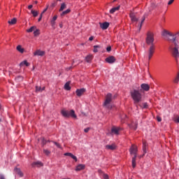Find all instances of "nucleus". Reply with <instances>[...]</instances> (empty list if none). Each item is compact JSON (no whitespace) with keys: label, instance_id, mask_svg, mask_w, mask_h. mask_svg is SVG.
I'll return each mask as SVG.
<instances>
[{"label":"nucleus","instance_id":"680f3d73","mask_svg":"<svg viewBox=\"0 0 179 179\" xmlns=\"http://www.w3.org/2000/svg\"><path fill=\"white\" fill-rule=\"evenodd\" d=\"M117 0H113V2H115Z\"/></svg>","mask_w":179,"mask_h":179},{"label":"nucleus","instance_id":"6ab92c4d","mask_svg":"<svg viewBox=\"0 0 179 179\" xmlns=\"http://www.w3.org/2000/svg\"><path fill=\"white\" fill-rule=\"evenodd\" d=\"M45 90V87H43L42 88L40 86L36 87V93H41V92L44 91Z\"/></svg>","mask_w":179,"mask_h":179},{"label":"nucleus","instance_id":"4c0bfd02","mask_svg":"<svg viewBox=\"0 0 179 179\" xmlns=\"http://www.w3.org/2000/svg\"><path fill=\"white\" fill-rule=\"evenodd\" d=\"M43 153H45V155H46V156H50V155H51V151H50L48 150L43 149Z\"/></svg>","mask_w":179,"mask_h":179},{"label":"nucleus","instance_id":"dca6fc26","mask_svg":"<svg viewBox=\"0 0 179 179\" xmlns=\"http://www.w3.org/2000/svg\"><path fill=\"white\" fill-rule=\"evenodd\" d=\"M162 36H164V37H167V36H169L170 37L169 38H171V37H173V34L167 30H164L162 32Z\"/></svg>","mask_w":179,"mask_h":179},{"label":"nucleus","instance_id":"f8f14e48","mask_svg":"<svg viewBox=\"0 0 179 179\" xmlns=\"http://www.w3.org/2000/svg\"><path fill=\"white\" fill-rule=\"evenodd\" d=\"M120 131H121L120 127H112L111 129L112 134H114L115 135H119Z\"/></svg>","mask_w":179,"mask_h":179},{"label":"nucleus","instance_id":"39448f33","mask_svg":"<svg viewBox=\"0 0 179 179\" xmlns=\"http://www.w3.org/2000/svg\"><path fill=\"white\" fill-rule=\"evenodd\" d=\"M175 47H171L170 50L172 52V55L173 57H174V58H176V59H177V58H179V52H178V44H177V43L175 42L174 43Z\"/></svg>","mask_w":179,"mask_h":179},{"label":"nucleus","instance_id":"a18cd8bd","mask_svg":"<svg viewBox=\"0 0 179 179\" xmlns=\"http://www.w3.org/2000/svg\"><path fill=\"white\" fill-rule=\"evenodd\" d=\"M48 10V6L46 7V8L43 10V11L41 13V15H44V13H45V12H47Z\"/></svg>","mask_w":179,"mask_h":179},{"label":"nucleus","instance_id":"e2e57ef3","mask_svg":"<svg viewBox=\"0 0 179 179\" xmlns=\"http://www.w3.org/2000/svg\"><path fill=\"white\" fill-rule=\"evenodd\" d=\"M2 121V120L0 118V122Z\"/></svg>","mask_w":179,"mask_h":179},{"label":"nucleus","instance_id":"37998d69","mask_svg":"<svg viewBox=\"0 0 179 179\" xmlns=\"http://www.w3.org/2000/svg\"><path fill=\"white\" fill-rule=\"evenodd\" d=\"M53 143H55V145L57 148H59V149H61V145H60L59 143H57V142H53Z\"/></svg>","mask_w":179,"mask_h":179},{"label":"nucleus","instance_id":"2eb2a0df","mask_svg":"<svg viewBox=\"0 0 179 179\" xmlns=\"http://www.w3.org/2000/svg\"><path fill=\"white\" fill-rule=\"evenodd\" d=\"M129 128H131V129H134V131H136V129H138V122L136 121L135 122H132L130 125H129Z\"/></svg>","mask_w":179,"mask_h":179},{"label":"nucleus","instance_id":"0eeeda50","mask_svg":"<svg viewBox=\"0 0 179 179\" xmlns=\"http://www.w3.org/2000/svg\"><path fill=\"white\" fill-rule=\"evenodd\" d=\"M168 40H169L170 41H173V44H175V43H177L176 41H179V32L176 33L175 35L172 34L171 38H168Z\"/></svg>","mask_w":179,"mask_h":179},{"label":"nucleus","instance_id":"79ce46f5","mask_svg":"<svg viewBox=\"0 0 179 179\" xmlns=\"http://www.w3.org/2000/svg\"><path fill=\"white\" fill-rule=\"evenodd\" d=\"M71 159L75 160V162H78V157H76V156L73 155V154L71 155Z\"/></svg>","mask_w":179,"mask_h":179},{"label":"nucleus","instance_id":"473e14b6","mask_svg":"<svg viewBox=\"0 0 179 179\" xmlns=\"http://www.w3.org/2000/svg\"><path fill=\"white\" fill-rule=\"evenodd\" d=\"M17 50L19 51V52H21V54H23L24 52V49L22 48V45H19L17 46Z\"/></svg>","mask_w":179,"mask_h":179},{"label":"nucleus","instance_id":"9b49d317","mask_svg":"<svg viewBox=\"0 0 179 179\" xmlns=\"http://www.w3.org/2000/svg\"><path fill=\"white\" fill-rule=\"evenodd\" d=\"M105 61L108 62V64H114V62H115V57L114 56H110L107 57Z\"/></svg>","mask_w":179,"mask_h":179},{"label":"nucleus","instance_id":"c85d7f7f","mask_svg":"<svg viewBox=\"0 0 179 179\" xmlns=\"http://www.w3.org/2000/svg\"><path fill=\"white\" fill-rule=\"evenodd\" d=\"M145 17L143 16V17H142V20H141L140 24H139V27H138V31H141V29H142V25L143 24V22H145Z\"/></svg>","mask_w":179,"mask_h":179},{"label":"nucleus","instance_id":"f03ea898","mask_svg":"<svg viewBox=\"0 0 179 179\" xmlns=\"http://www.w3.org/2000/svg\"><path fill=\"white\" fill-rule=\"evenodd\" d=\"M141 92L142 90H133L130 92L131 97L134 101V104L136 106V108H138V104L142 101L143 97Z\"/></svg>","mask_w":179,"mask_h":179},{"label":"nucleus","instance_id":"5701e85b","mask_svg":"<svg viewBox=\"0 0 179 179\" xmlns=\"http://www.w3.org/2000/svg\"><path fill=\"white\" fill-rule=\"evenodd\" d=\"M15 173H17L18 176H20V177H23V172H22L20 169L15 168Z\"/></svg>","mask_w":179,"mask_h":179},{"label":"nucleus","instance_id":"7ed1b4c3","mask_svg":"<svg viewBox=\"0 0 179 179\" xmlns=\"http://www.w3.org/2000/svg\"><path fill=\"white\" fill-rule=\"evenodd\" d=\"M61 114L64 117V118H69V117H71V118H75V119L78 118V116L76 115V114H75V110H71L69 111V110L63 109L61 111Z\"/></svg>","mask_w":179,"mask_h":179},{"label":"nucleus","instance_id":"7c9ffc66","mask_svg":"<svg viewBox=\"0 0 179 179\" xmlns=\"http://www.w3.org/2000/svg\"><path fill=\"white\" fill-rule=\"evenodd\" d=\"M68 13H71V10L69 8L64 11H63L61 14L60 16H65V15H68Z\"/></svg>","mask_w":179,"mask_h":179},{"label":"nucleus","instance_id":"de8ad7c7","mask_svg":"<svg viewBox=\"0 0 179 179\" xmlns=\"http://www.w3.org/2000/svg\"><path fill=\"white\" fill-rule=\"evenodd\" d=\"M157 120L158 121V122H162V117H160L159 116H157Z\"/></svg>","mask_w":179,"mask_h":179},{"label":"nucleus","instance_id":"5fc2aeb1","mask_svg":"<svg viewBox=\"0 0 179 179\" xmlns=\"http://www.w3.org/2000/svg\"><path fill=\"white\" fill-rule=\"evenodd\" d=\"M94 38L93 36H91V37L89 38V41H93Z\"/></svg>","mask_w":179,"mask_h":179},{"label":"nucleus","instance_id":"0e129e2a","mask_svg":"<svg viewBox=\"0 0 179 179\" xmlns=\"http://www.w3.org/2000/svg\"><path fill=\"white\" fill-rule=\"evenodd\" d=\"M72 67H69V69H71Z\"/></svg>","mask_w":179,"mask_h":179},{"label":"nucleus","instance_id":"603ef678","mask_svg":"<svg viewBox=\"0 0 179 179\" xmlns=\"http://www.w3.org/2000/svg\"><path fill=\"white\" fill-rule=\"evenodd\" d=\"M173 2H174V0H170L169 2H168V5H171L173 3Z\"/></svg>","mask_w":179,"mask_h":179},{"label":"nucleus","instance_id":"ea45409f","mask_svg":"<svg viewBox=\"0 0 179 179\" xmlns=\"http://www.w3.org/2000/svg\"><path fill=\"white\" fill-rule=\"evenodd\" d=\"M146 146H147V144L146 143H143V153L145 154L146 153Z\"/></svg>","mask_w":179,"mask_h":179},{"label":"nucleus","instance_id":"bb28decb","mask_svg":"<svg viewBox=\"0 0 179 179\" xmlns=\"http://www.w3.org/2000/svg\"><path fill=\"white\" fill-rule=\"evenodd\" d=\"M32 166H37V167H42V166H43V164H42V162H39V161H38V162H34L33 164H32Z\"/></svg>","mask_w":179,"mask_h":179},{"label":"nucleus","instance_id":"b1692460","mask_svg":"<svg viewBox=\"0 0 179 179\" xmlns=\"http://www.w3.org/2000/svg\"><path fill=\"white\" fill-rule=\"evenodd\" d=\"M131 163L133 169H135L136 167V157H132Z\"/></svg>","mask_w":179,"mask_h":179},{"label":"nucleus","instance_id":"4468645a","mask_svg":"<svg viewBox=\"0 0 179 179\" xmlns=\"http://www.w3.org/2000/svg\"><path fill=\"white\" fill-rule=\"evenodd\" d=\"M106 149H108V150H115L117 145H115V144L106 145Z\"/></svg>","mask_w":179,"mask_h":179},{"label":"nucleus","instance_id":"bf43d9fd","mask_svg":"<svg viewBox=\"0 0 179 179\" xmlns=\"http://www.w3.org/2000/svg\"><path fill=\"white\" fill-rule=\"evenodd\" d=\"M143 156H145V153L143 155H141V157H143Z\"/></svg>","mask_w":179,"mask_h":179},{"label":"nucleus","instance_id":"aec40b11","mask_svg":"<svg viewBox=\"0 0 179 179\" xmlns=\"http://www.w3.org/2000/svg\"><path fill=\"white\" fill-rule=\"evenodd\" d=\"M141 107V108H148L149 106L148 105V103L145 102L143 103H141V102L138 104V108Z\"/></svg>","mask_w":179,"mask_h":179},{"label":"nucleus","instance_id":"49530a36","mask_svg":"<svg viewBox=\"0 0 179 179\" xmlns=\"http://www.w3.org/2000/svg\"><path fill=\"white\" fill-rule=\"evenodd\" d=\"M89 131H90V127H87L86 129H84V131L87 134V132H89Z\"/></svg>","mask_w":179,"mask_h":179},{"label":"nucleus","instance_id":"423d86ee","mask_svg":"<svg viewBox=\"0 0 179 179\" xmlns=\"http://www.w3.org/2000/svg\"><path fill=\"white\" fill-rule=\"evenodd\" d=\"M130 155L134 157H138V146L132 145L129 149Z\"/></svg>","mask_w":179,"mask_h":179},{"label":"nucleus","instance_id":"72a5a7b5","mask_svg":"<svg viewBox=\"0 0 179 179\" xmlns=\"http://www.w3.org/2000/svg\"><path fill=\"white\" fill-rule=\"evenodd\" d=\"M24 65H26V66H29L30 65V63L27 62L26 60L22 62L20 64V66H23Z\"/></svg>","mask_w":179,"mask_h":179},{"label":"nucleus","instance_id":"4be33fe9","mask_svg":"<svg viewBox=\"0 0 179 179\" xmlns=\"http://www.w3.org/2000/svg\"><path fill=\"white\" fill-rule=\"evenodd\" d=\"M120 8H121V6H117V7H114L110 10V13H114L117 12V10H120Z\"/></svg>","mask_w":179,"mask_h":179},{"label":"nucleus","instance_id":"a19ab883","mask_svg":"<svg viewBox=\"0 0 179 179\" xmlns=\"http://www.w3.org/2000/svg\"><path fill=\"white\" fill-rule=\"evenodd\" d=\"M179 81V73L178 74V76L174 79L173 82L174 83H178Z\"/></svg>","mask_w":179,"mask_h":179},{"label":"nucleus","instance_id":"052dcab7","mask_svg":"<svg viewBox=\"0 0 179 179\" xmlns=\"http://www.w3.org/2000/svg\"><path fill=\"white\" fill-rule=\"evenodd\" d=\"M57 1H59V2H61V1H62V0H57Z\"/></svg>","mask_w":179,"mask_h":179},{"label":"nucleus","instance_id":"cd10ccee","mask_svg":"<svg viewBox=\"0 0 179 179\" xmlns=\"http://www.w3.org/2000/svg\"><path fill=\"white\" fill-rule=\"evenodd\" d=\"M64 9H66V4L65 3L61 4L60 8L59 9V12H62Z\"/></svg>","mask_w":179,"mask_h":179},{"label":"nucleus","instance_id":"f3484780","mask_svg":"<svg viewBox=\"0 0 179 179\" xmlns=\"http://www.w3.org/2000/svg\"><path fill=\"white\" fill-rule=\"evenodd\" d=\"M129 17L131 18V22H138V19L135 15V13H131L129 14Z\"/></svg>","mask_w":179,"mask_h":179},{"label":"nucleus","instance_id":"20e7f679","mask_svg":"<svg viewBox=\"0 0 179 179\" xmlns=\"http://www.w3.org/2000/svg\"><path fill=\"white\" fill-rule=\"evenodd\" d=\"M111 101H113V94L111 93H108L106 96V100L103 103L104 107H106V108H112L113 106L110 105V103H111Z\"/></svg>","mask_w":179,"mask_h":179},{"label":"nucleus","instance_id":"2f4dec72","mask_svg":"<svg viewBox=\"0 0 179 179\" xmlns=\"http://www.w3.org/2000/svg\"><path fill=\"white\" fill-rule=\"evenodd\" d=\"M17 22V20L16 18H13L11 20H9L8 23L9 24H16V22Z\"/></svg>","mask_w":179,"mask_h":179},{"label":"nucleus","instance_id":"f257e3e1","mask_svg":"<svg viewBox=\"0 0 179 179\" xmlns=\"http://www.w3.org/2000/svg\"><path fill=\"white\" fill-rule=\"evenodd\" d=\"M146 44L150 45L148 49V59L150 61L152 59V57H153V54H155V51L156 50V46L155 45V36L153 33L148 32L147 37L145 38Z\"/></svg>","mask_w":179,"mask_h":179},{"label":"nucleus","instance_id":"a211bd4d","mask_svg":"<svg viewBox=\"0 0 179 179\" xmlns=\"http://www.w3.org/2000/svg\"><path fill=\"white\" fill-rule=\"evenodd\" d=\"M85 164H78L76 168V171H80L81 170H85Z\"/></svg>","mask_w":179,"mask_h":179},{"label":"nucleus","instance_id":"1a4fd4ad","mask_svg":"<svg viewBox=\"0 0 179 179\" xmlns=\"http://www.w3.org/2000/svg\"><path fill=\"white\" fill-rule=\"evenodd\" d=\"M141 87L142 89L141 90H143V92H149V90H150V86H149L146 83L141 84Z\"/></svg>","mask_w":179,"mask_h":179},{"label":"nucleus","instance_id":"58836bf2","mask_svg":"<svg viewBox=\"0 0 179 179\" xmlns=\"http://www.w3.org/2000/svg\"><path fill=\"white\" fill-rule=\"evenodd\" d=\"M92 59L93 58L90 55L87 56L86 58H85L87 62H90Z\"/></svg>","mask_w":179,"mask_h":179},{"label":"nucleus","instance_id":"4d7b16f0","mask_svg":"<svg viewBox=\"0 0 179 179\" xmlns=\"http://www.w3.org/2000/svg\"><path fill=\"white\" fill-rule=\"evenodd\" d=\"M59 26L60 29H62V27H63L62 23H60Z\"/></svg>","mask_w":179,"mask_h":179},{"label":"nucleus","instance_id":"6e6552de","mask_svg":"<svg viewBox=\"0 0 179 179\" xmlns=\"http://www.w3.org/2000/svg\"><path fill=\"white\" fill-rule=\"evenodd\" d=\"M85 92H86V89L81 88V89L76 90V93L78 97H80L81 96H83V94L85 93Z\"/></svg>","mask_w":179,"mask_h":179},{"label":"nucleus","instance_id":"c756f323","mask_svg":"<svg viewBox=\"0 0 179 179\" xmlns=\"http://www.w3.org/2000/svg\"><path fill=\"white\" fill-rule=\"evenodd\" d=\"M69 85H71L70 82L66 83V84L64 85V90H71V86Z\"/></svg>","mask_w":179,"mask_h":179},{"label":"nucleus","instance_id":"412c9836","mask_svg":"<svg viewBox=\"0 0 179 179\" xmlns=\"http://www.w3.org/2000/svg\"><path fill=\"white\" fill-rule=\"evenodd\" d=\"M99 174H101L103 179H109L108 175L107 173H104L101 170H99Z\"/></svg>","mask_w":179,"mask_h":179},{"label":"nucleus","instance_id":"ddd939ff","mask_svg":"<svg viewBox=\"0 0 179 179\" xmlns=\"http://www.w3.org/2000/svg\"><path fill=\"white\" fill-rule=\"evenodd\" d=\"M44 54H45V52L40 50H37L34 52V55H38V57H43Z\"/></svg>","mask_w":179,"mask_h":179},{"label":"nucleus","instance_id":"69168bd1","mask_svg":"<svg viewBox=\"0 0 179 179\" xmlns=\"http://www.w3.org/2000/svg\"><path fill=\"white\" fill-rule=\"evenodd\" d=\"M0 108H1V104H0Z\"/></svg>","mask_w":179,"mask_h":179},{"label":"nucleus","instance_id":"3c124183","mask_svg":"<svg viewBox=\"0 0 179 179\" xmlns=\"http://www.w3.org/2000/svg\"><path fill=\"white\" fill-rule=\"evenodd\" d=\"M175 122H178L179 123V116L176 117L175 120H174Z\"/></svg>","mask_w":179,"mask_h":179},{"label":"nucleus","instance_id":"c9c22d12","mask_svg":"<svg viewBox=\"0 0 179 179\" xmlns=\"http://www.w3.org/2000/svg\"><path fill=\"white\" fill-rule=\"evenodd\" d=\"M31 13L33 15L34 17H37V16H38V12H37L34 10H31Z\"/></svg>","mask_w":179,"mask_h":179},{"label":"nucleus","instance_id":"9d476101","mask_svg":"<svg viewBox=\"0 0 179 179\" xmlns=\"http://www.w3.org/2000/svg\"><path fill=\"white\" fill-rule=\"evenodd\" d=\"M100 27L101 29H102V30H107V29H108V27L110 26V23L106 22L103 23L100 22Z\"/></svg>","mask_w":179,"mask_h":179},{"label":"nucleus","instance_id":"13d9d810","mask_svg":"<svg viewBox=\"0 0 179 179\" xmlns=\"http://www.w3.org/2000/svg\"><path fill=\"white\" fill-rule=\"evenodd\" d=\"M34 3L35 4H37L38 2L37 1H35Z\"/></svg>","mask_w":179,"mask_h":179},{"label":"nucleus","instance_id":"f704fd0d","mask_svg":"<svg viewBox=\"0 0 179 179\" xmlns=\"http://www.w3.org/2000/svg\"><path fill=\"white\" fill-rule=\"evenodd\" d=\"M34 35L35 36V37H37V36H40V29L36 28L34 31Z\"/></svg>","mask_w":179,"mask_h":179},{"label":"nucleus","instance_id":"c03bdc74","mask_svg":"<svg viewBox=\"0 0 179 179\" xmlns=\"http://www.w3.org/2000/svg\"><path fill=\"white\" fill-rule=\"evenodd\" d=\"M72 153H71V152H66V153H64V156H69L70 157H72Z\"/></svg>","mask_w":179,"mask_h":179},{"label":"nucleus","instance_id":"09e8293b","mask_svg":"<svg viewBox=\"0 0 179 179\" xmlns=\"http://www.w3.org/2000/svg\"><path fill=\"white\" fill-rule=\"evenodd\" d=\"M41 19H43V14H41V15L38 20V22H41Z\"/></svg>","mask_w":179,"mask_h":179},{"label":"nucleus","instance_id":"864d4df0","mask_svg":"<svg viewBox=\"0 0 179 179\" xmlns=\"http://www.w3.org/2000/svg\"><path fill=\"white\" fill-rule=\"evenodd\" d=\"M42 143H43V145H45V143H47V141H45V139L43 138Z\"/></svg>","mask_w":179,"mask_h":179},{"label":"nucleus","instance_id":"393cba45","mask_svg":"<svg viewBox=\"0 0 179 179\" xmlns=\"http://www.w3.org/2000/svg\"><path fill=\"white\" fill-rule=\"evenodd\" d=\"M57 19H58V16L57 15H55L52 20H51V24L52 26V27H54V26H55V20H57Z\"/></svg>","mask_w":179,"mask_h":179},{"label":"nucleus","instance_id":"8fccbe9b","mask_svg":"<svg viewBox=\"0 0 179 179\" xmlns=\"http://www.w3.org/2000/svg\"><path fill=\"white\" fill-rule=\"evenodd\" d=\"M106 51H108V52H110V51H111V46H108V47L106 48Z\"/></svg>","mask_w":179,"mask_h":179},{"label":"nucleus","instance_id":"e433bc0d","mask_svg":"<svg viewBox=\"0 0 179 179\" xmlns=\"http://www.w3.org/2000/svg\"><path fill=\"white\" fill-rule=\"evenodd\" d=\"M98 48H101V45H94V52H99V50Z\"/></svg>","mask_w":179,"mask_h":179},{"label":"nucleus","instance_id":"a878e982","mask_svg":"<svg viewBox=\"0 0 179 179\" xmlns=\"http://www.w3.org/2000/svg\"><path fill=\"white\" fill-rule=\"evenodd\" d=\"M36 29H37V27L32 26L30 27V29H27V33H33V31H34L36 30Z\"/></svg>","mask_w":179,"mask_h":179},{"label":"nucleus","instance_id":"6e6d98bb","mask_svg":"<svg viewBox=\"0 0 179 179\" xmlns=\"http://www.w3.org/2000/svg\"><path fill=\"white\" fill-rule=\"evenodd\" d=\"M31 8H33V5H29V6H28V9H31Z\"/></svg>","mask_w":179,"mask_h":179}]
</instances>
